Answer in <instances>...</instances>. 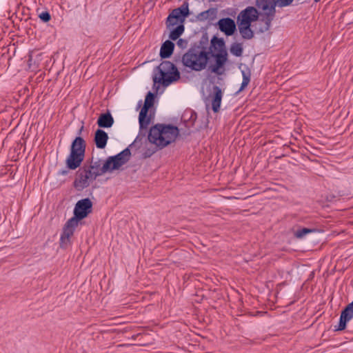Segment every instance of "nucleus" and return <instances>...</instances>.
<instances>
[{"label": "nucleus", "instance_id": "obj_31", "mask_svg": "<svg viewBox=\"0 0 353 353\" xmlns=\"http://www.w3.org/2000/svg\"><path fill=\"white\" fill-rule=\"evenodd\" d=\"M154 152V151H152V152H149V153L148 154V157H150V155H152Z\"/></svg>", "mask_w": 353, "mask_h": 353}, {"label": "nucleus", "instance_id": "obj_23", "mask_svg": "<svg viewBox=\"0 0 353 353\" xmlns=\"http://www.w3.org/2000/svg\"><path fill=\"white\" fill-rule=\"evenodd\" d=\"M314 231H315V230H312V229L302 228V229L296 230L294 233V236L298 239H302L307 234L312 233Z\"/></svg>", "mask_w": 353, "mask_h": 353}, {"label": "nucleus", "instance_id": "obj_13", "mask_svg": "<svg viewBox=\"0 0 353 353\" xmlns=\"http://www.w3.org/2000/svg\"><path fill=\"white\" fill-rule=\"evenodd\" d=\"M353 318V302L348 304L342 311L340 316L339 324L336 330H343L346 323Z\"/></svg>", "mask_w": 353, "mask_h": 353}, {"label": "nucleus", "instance_id": "obj_29", "mask_svg": "<svg viewBox=\"0 0 353 353\" xmlns=\"http://www.w3.org/2000/svg\"><path fill=\"white\" fill-rule=\"evenodd\" d=\"M187 41L183 39H179L177 41V45L181 48H185L187 46Z\"/></svg>", "mask_w": 353, "mask_h": 353}, {"label": "nucleus", "instance_id": "obj_24", "mask_svg": "<svg viewBox=\"0 0 353 353\" xmlns=\"http://www.w3.org/2000/svg\"><path fill=\"white\" fill-rule=\"evenodd\" d=\"M139 121L141 129H146L150 123V117H147V114L143 118V121L141 120V112L139 116Z\"/></svg>", "mask_w": 353, "mask_h": 353}, {"label": "nucleus", "instance_id": "obj_17", "mask_svg": "<svg viewBox=\"0 0 353 353\" xmlns=\"http://www.w3.org/2000/svg\"><path fill=\"white\" fill-rule=\"evenodd\" d=\"M114 123V119L110 112L101 114L98 120L97 125L100 128H110Z\"/></svg>", "mask_w": 353, "mask_h": 353}, {"label": "nucleus", "instance_id": "obj_8", "mask_svg": "<svg viewBox=\"0 0 353 353\" xmlns=\"http://www.w3.org/2000/svg\"><path fill=\"white\" fill-rule=\"evenodd\" d=\"M212 46L214 50H212L211 55L214 59L215 63L212 66L211 70L215 74H222L223 70L221 69L228 61V52L225 44L221 40L214 41L213 39Z\"/></svg>", "mask_w": 353, "mask_h": 353}, {"label": "nucleus", "instance_id": "obj_12", "mask_svg": "<svg viewBox=\"0 0 353 353\" xmlns=\"http://www.w3.org/2000/svg\"><path fill=\"white\" fill-rule=\"evenodd\" d=\"M217 25L219 29L227 36L232 35L236 30L235 21L229 17L219 19Z\"/></svg>", "mask_w": 353, "mask_h": 353}, {"label": "nucleus", "instance_id": "obj_11", "mask_svg": "<svg viewBox=\"0 0 353 353\" xmlns=\"http://www.w3.org/2000/svg\"><path fill=\"white\" fill-rule=\"evenodd\" d=\"M92 203L89 199H83L79 201L74 209V216L76 220L80 221L85 218L92 211Z\"/></svg>", "mask_w": 353, "mask_h": 353}, {"label": "nucleus", "instance_id": "obj_9", "mask_svg": "<svg viewBox=\"0 0 353 353\" xmlns=\"http://www.w3.org/2000/svg\"><path fill=\"white\" fill-rule=\"evenodd\" d=\"M95 179L96 178L92 175L87 166L85 165L77 172L74 181V186L78 190H81L88 187L90 183Z\"/></svg>", "mask_w": 353, "mask_h": 353}, {"label": "nucleus", "instance_id": "obj_16", "mask_svg": "<svg viewBox=\"0 0 353 353\" xmlns=\"http://www.w3.org/2000/svg\"><path fill=\"white\" fill-rule=\"evenodd\" d=\"M108 140V134L103 130L98 129L94 134V143L99 149H103L106 146Z\"/></svg>", "mask_w": 353, "mask_h": 353}, {"label": "nucleus", "instance_id": "obj_21", "mask_svg": "<svg viewBox=\"0 0 353 353\" xmlns=\"http://www.w3.org/2000/svg\"><path fill=\"white\" fill-rule=\"evenodd\" d=\"M243 46L240 43H234L230 47V52L236 57H241L243 54Z\"/></svg>", "mask_w": 353, "mask_h": 353}, {"label": "nucleus", "instance_id": "obj_30", "mask_svg": "<svg viewBox=\"0 0 353 353\" xmlns=\"http://www.w3.org/2000/svg\"><path fill=\"white\" fill-rule=\"evenodd\" d=\"M68 171L67 170H61L59 172V174H61V175H66L68 174Z\"/></svg>", "mask_w": 353, "mask_h": 353}, {"label": "nucleus", "instance_id": "obj_1", "mask_svg": "<svg viewBox=\"0 0 353 353\" xmlns=\"http://www.w3.org/2000/svg\"><path fill=\"white\" fill-rule=\"evenodd\" d=\"M131 155L130 150L125 148L117 155L109 157L105 163L101 160L92 161L90 166H87L95 178L108 172L119 169L126 163Z\"/></svg>", "mask_w": 353, "mask_h": 353}, {"label": "nucleus", "instance_id": "obj_26", "mask_svg": "<svg viewBox=\"0 0 353 353\" xmlns=\"http://www.w3.org/2000/svg\"><path fill=\"white\" fill-rule=\"evenodd\" d=\"M294 0H276V5L279 8L290 6Z\"/></svg>", "mask_w": 353, "mask_h": 353}, {"label": "nucleus", "instance_id": "obj_7", "mask_svg": "<svg viewBox=\"0 0 353 353\" xmlns=\"http://www.w3.org/2000/svg\"><path fill=\"white\" fill-rule=\"evenodd\" d=\"M85 141L81 137H76L73 141L70 154L65 161L68 168L75 170L81 165L85 157Z\"/></svg>", "mask_w": 353, "mask_h": 353}, {"label": "nucleus", "instance_id": "obj_18", "mask_svg": "<svg viewBox=\"0 0 353 353\" xmlns=\"http://www.w3.org/2000/svg\"><path fill=\"white\" fill-rule=\"evenodd\" d=\"M174 44L170 40L165 41L160 49V56L163 59L170 57L173 53Z\"/></svg>", "mask_w": 353, "mask_h": 353}, {"label": "nucleus", "instance_id": "obj_27", "mask_svg": "<svg viewBox=\"0 0 353 353\" xmlns=\"http://www.w3.org/2000/svg\"><path fill=\"white\" fill-rule=\"evenodd\" d=\"M179 22H180V21L176 19H169L168 16L166 21V26L168 28L171 29L172 27L176 26Z\"/></svg>", "mask_w": 353, "mask_h": 353}, {"label": "nucleus", "instance_id": "obj_15", "mask_svg": "<svg viewBox=\"0 0 353 353\" xmlns=\"http://www.w3.org/2000/svg\"><path fill=\"white\" fill-rule=\"evenodd\" d=\"M189 15L188 4L183 3L181 7L174 9L169 14V19H176L183 23L185 18Z\"/></svg>", "mask_w": 353, "mask_h": 353}, {"label": "nucleus", "instance_id": "obj_3", "mask_svg": "<svg viewBox=\"0 0 353 353\" xmlns=\"http://www.w3.org/2000/svg\"><path fill=\"white\" fill-rule=\"evenodd\" d=\"M259 19H261V14L253 6H248L239 12L236 18V23L243 39L250 40L254 37V33L252 29V23L257 21Z\"/></svg>", "mask_w": 353, "mask_h": 353}, {"label": "nucleus", "instance_id": "obj_22", "mask_svg": "<svg viewBox=\"0 0 353 353\" xmlns=\"http://www.w3.org/2000/svg\"><path fill=\"white\" fill-rule=\"evenodd\" d=\"M215 9H208L199 14L197 18L200 21H205L207 19H212L214 14Z\"/></svg>", "mask_w": 353, "mask_h": 353}, {"label": "nucleus", "instance_id": "obj_32", "mask_svg": "<svg viewBox=\"0 0 353 353\" xmlns=\"http://www.w3.org/2000/svg\"><path fill=\"white\" fill-rule=\"evenodd\" d=\"M320 1V0H315V1H316V2H318V1Z\"/></svg>", "mask_w": 353, "mask_h": 353}, {"label": "nucleus", "instance_id": "obj_5", "mask_svg": "<svg viewBox=\"0 0 353 353\" xmlns=\"http://www.w3.org/2000/svg\"><path fill=\"white\" fill-rule=\"evenodd\" d=\"M208 59V54L205 50L190 48L183 55L181 61L185 68L199 72L206 68Z\"/></svg>", "mask_w": 353, "mask_h": 353}, {"label": "nucleus", "instance_id": "obj_28", "mask_svg": "<svg viewBox=\"0 0 353 353\" xmlns=\"http://www.w3.org/2000/svg\"><path fill=\"white\" fill-rule=\"evenodd\" d=\"M39 18L44 22H48L50 20V14L48 12H42L39 14Z\"/></svg>", "mask_w": 353, "mask_h": 353}, {"label": "nucleus", "instance_id": "obj_10", "mask_svg": "<svg viewBox=\"0 0 353 353\" xmlns=\"http://www.w3.org/2000/svg\"><path fill=\"white\" fill-rule=\"evenodd\" d=\"M79 224L76 218H70L65 224L63 232L60 238V246L65 248L70 242V238L73 235L75 228Z\"/></svg>", "mask_w": 353, "mask_h": 353}, {"label": "nucleus", "instance_id": "obj_2", "mask_svg": "<svg viewBox=\"0 0 353 353\" xmlns=\"http://www.w3.org/2000/svg\"><path fill=\"white\" fill-rule=\"evenodd\" d=\"M179 134L176 126L157 124L150 129L148 139L158 149H162L174 142Z\"/></svg>", "mask_w": 353, "mask_h": 353}, {"label": "nucleus", "instance_id": "obj_20", "mask_svg": "<svg viewBox=\"0 0 353 353\" xmlns=\"http://www.w3.org/2000/svg\"><path fill=\"white\" fill-rule=\"evenodd\" d=\"M184 30L185 28L183 24L178 25L175 28L171 30L169 34V38L173 41L178 39L180 37V36L183 33Z\"/></svg>", "mask_w": 353, "mask_h": 353}, {"label": "nucleus", "instance_id": "obj_19", "mask_svg": "<svg viewBox=\"0 0 353 353\" xmlns=\"http://www.w3.org/2000/svg\"><path fill=\"white\" fill-rule=\"evenodd\" d=\"M154 100V95L152 92H149L145 99V102L143 108L141 110V120L143 121V118L145 114H148V110L153 105Z\"/></svg>", "mask_w": 353, "mask_h": 353}, {"label": "nucleus", "instance_id": "obj_14", "mask_svg": "<svg viewBox=\"0 0 353 353\" xmlns=\"http://www.w3.org/2000/svg\"><path fill=\"white\" fill-rule=\"evenodd\" d=\"M210 97L211 98L212 110L214 112H219L223 97L221 89L219 86L214 85L213 87V92Z\"/></svg>", "mask_w": 353, "mask_h": 353}, {"label": "nucleus", "instance_id": "obj_25", "mask_svg": "<svg viewBox=\"0 0 353 353\" xmlns=\"http://www.w3.org/2000/svg\"><path fill=\"white\" fill-rule=\"evenodd\" d=\"M243 74V81L241 83V88L239 89V91H241L245 89V88L247 87V85L249 84L250 81V74H247L244 71L242 72Z\"/></svg>", "mask_w": 353, "mask_h": 353}, {"label": "nucleus", "instance_id": "obj_6", "mask_svg": "<svg viewBox=\"0 0 353 353\" xmlns=\"http://www.w3.org/2000/svg\"><path fill=\"white\" fill-rule=\"evenodd\" d=\"M276 0H256V8L261 14V21L263 23L259 29V32L270 30L276 16Z\"/></svg>", "mask_w": 353, "mask_h": 353}, {"label": "nucleus", "instance_id": "obj_4", "mask_svg": "<svg viewBox=\"0 0 353 353\" xmlns=\"http://www.w3.org/2000/svg\"><path fill=\"white\" fill-rule=\"evenodd\" d=\"M180 78L177 68L170 61H164L154 70L153 81L165 87Z\"/></svg>", "mask_w": 353, "mask_h": 353}]
</instances>
